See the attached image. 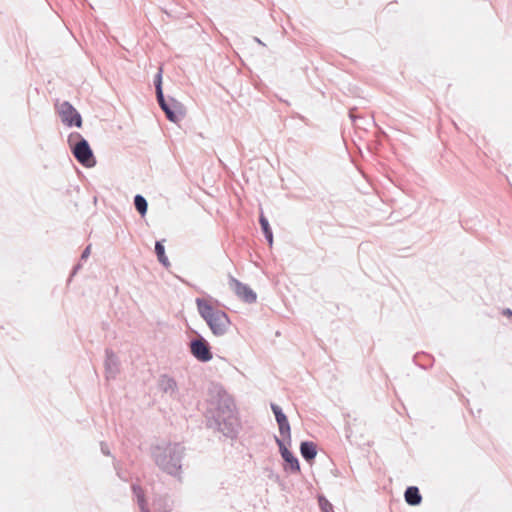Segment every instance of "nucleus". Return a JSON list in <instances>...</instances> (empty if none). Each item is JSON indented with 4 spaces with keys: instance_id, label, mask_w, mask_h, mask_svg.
<instances>
[{
    "instance_id": "27",
    "label": "nucleus",
    "mask_w": 512,
    "mask_h": 512,
    "mask_svg": "<svg viewBox=\"0 0 512 512\" xmlns=\"http://www.w3.org/2000/svg\"><path fill=\"white\" fill-rule=\"evenodd\" d=\"M100 446H101V452L106 455V456H110L111 455V452H110V449L107 445V443L105 442H101L100 443Z\"/></svg>"
},
{
    "instance_id": "17",
    "label": "nucleus",
    "mask_w": 512,
    "mask_h": 512,
    "mask_svg": "<svg viewBox=\"0 0 512 512\" xmlns=\"http://www.w3.org/2000/svg\"><path fill=\"white\" fill-rule=\"evenodd\" d=\"M259 223H260L261 230H262V232L264 234V237H265L266 241L271 246L272 243H273V232H272V229L270 227L268 219L263 214H261L260 217H259Z\"/></svg>"
},
{
    "instance_id": "29",
    "label": "nucleus",
    "mask_w": 512,
    "mask_h": 512,
    "mask_svg": "<svg viewBox=\"0 0 512 512\" xmlns=\"http://www.w3.org/2000/svg\"><path fill=\"white\" fill-rule=\"evenodd\" d=\"M80 269H81V264H80V263L76 264V265L73 267V269H72V272H71V274H70V277L75 276V275H76V273H77Z\"/></svg>"
},
{
    "instance_id": "23",
    "label": "nucleus",
    "mask_w": 512,
    "mask_h": 512,
    "mask_svg": "<svg viewBox=\"0 0 512 512\" xmlns=\"http://www.w3.org/2000/svg\"><path fill=\"white\" fill-rule=\"evenodd\" d=\"M162 77H163V69H162V67H159L158 72L154 76L155 91L163 90Z\"/></svg>"
},
{
    "instance_id": "28",
    "label": "nucleus",
    "mask_w": 512,
    "mask_h": 512,
    "mask_svg": "<svg viewBox=\"0 0 512 512\" xmlns=\"http://www.w3.org/2000/svg\"><path fill=\"white\" fill-rule=\"evenodd\" d=\"M354 110H355V108H351L349 110V114L348 115H349V118L351 119V121L355 124L358 119H361V117L355 115L354 114Z\"/></svg>"
},
{
    "instance_id": "21",
    "label": "nucleus",
    "mask_w": 512,
    "mask_h": 512,
    "mask_svg": "<svg viewBox=\"0 0 512 512\" xmlns=\"http://www.w3.org/2000/svg\"><path fill=\"white\" fill-rule=\"evenodd\" d=\"M160 108H161V109H162V111L165 113V116H166V118H167L169 121H171V122H173V123H177V116H176V114H174V112L170 109V106H169L168 101H167L164 105L160 106Z\"/></svg>"
},
{
    "instance_id": "5",
    "label": "nucleus",
    "mask_w": 512,
    "mask_h": 512,
    "mask_svg": "<svg viewBox=\"0 0 512 512\" xmlns=\"http://www.w3.org/2000/svg\"><path fill=\"white\" fill-rule=\"evenodd\" d=\"M196 337L189 342V350L192 356L203 363L209 362L213 358V353L209 342L197 331Z\"/></svg>"
},
{
    "instance_id": "18",
    "label": "nucleus",
    "mask_w": 512,
    "mask_h": 512,
    "mask_svg": "<svg viewBox=\"0 0 512 512\" xmlns=\"http://www.w3.org/2000/svg\"><path fill=\"white\" fill-rule=\"evenodd\" d=\"M414 362L416 365L420 366L423 369H428L433 364V357L426 353H417L414 358Z\"/></svg>"
},
{
    "instance_id": "8",
    "label": "nucleus",
    "mask_w": 512,
    "mask_h": 512,
    "mask_svg": "<svg viewBox=\"0 0 512 512\" xmlns=\"http://www.w3.org/2000/svg\"><path fill=\"white\" fill-rule=\"evenodd\" d=\"M229 286L243 302L252 304L257 301V294L247 284L242 283L233 276L229 278Z\"/></svg>"
},
{
    "instance_id": "14",
    "label": "nucleus",
    "mask_w": 512,
    "mask_h": 512,
    "mask_svg": "<svg viewBox=\"0 0 512 512\" xmlns=\"http://www.w3.org/2000/svg\"><path fill=\"white\" fill-rule=\"evenodd\" d=\"M170 109L176 114L177 122L182 120L186 115L185 106L173 97H168Z\"/></svg>"
},
{
    "instance_id": "6",
    "label": "nucleus",
    "mask_w": 512,
    "mask_h": 512,
    "mask_svg": "<svg viewBox=\"0 0 512 512\" xmlns=\"http://www.w3.org/2000/svg\"><path fill=\"white\" fill-rule=\"evenodd\" d=\"M58 113L65 126L77 128L82 127V116L69 101H63L59 104Z\"/></svg>"
},
{
    "instance_id": "9",
    "label": "nucleus",
    "mask_w": 512,
    "mask_h": 512,
    "mask_svg": "<svg viewBox=\"0 0 512 512\" xmlns=\"http://www.w3.org/2000/svg\"><path fill=\"white\" fill-rule=\"evenodd\" d=\"M105 373L107 379H115L117 374L119 373V359L113 350L107 348L105 350Z\"/></svg>"
},
{
    "instance_id": "1",
    "label": "nucleus",
    "mask_w": 512,
    "mask_h": 512,
    "mask_svg": "<svg viewBox=\"0 0 512 512\" xmlns=\"http://www.w3.org/2000/svg\"><path fill=\"white\" fill-rule=\"evenodd\" d=\"M210 393L211 416L208 418V426L217 429L227 438L235 439L241 425L234 399L222 386H214Z\"/></svg>"
},
{
    "instance_id": "26",
    "label": "nucleus",
    "mask_w": 512,
    "mask_h": 512,
    "mask_svg": "<svg viewBox=\"0 0 512 512\" xmlns=\"http://www.w3.org/2000/svg\"><path fill=\"white\" fill-rule=\"evenodd\" d=\"M91 253V245H88L83 251H82V254H81V257L80 259L81 260H86L89 255Z\"/></svg>"
},
{
    "instance_id": "15",
    "label": "nucleus",
    "mask_w": 512,
    "mask_h": 512,
    "mask_svg": "<svg viewBox=\"0 0 512 512\" xmlns=\"http://www.w3.org/2000/svg\"><path fill=\"white\" fill-rule=\"evenodd\" d=\"M279 433L281 435L280 440H284V443L291 445V427L288 419L278 422Z\"/></svg>"
},
{
    "instance_id": "10",
    "label": "nucleus",
    "mask_w": 512,
    "mask_h": 512,
    "mask_svg": "<svg viewBox=\"0 0 512 512\" xmlns=\"http://www.w3.org/2000/svg\"><path fill=\"white\" fill-rule=\"evenodd\" d=\"M300 454L305 461L311 463L317 456V445L312 441H302L300 444Z\"/></svg>"
},
{
    "instance_id": "13",
    "label": "nucleus",
    "mask_w": 512,
    "mask_h": 512,
    "mask_svg": "<svg viewBox=\"0 0 512 512\" xmlns=\"http://www.w3.org/2000/svg\"><path fill=\"white\" fill-rule=\"evenodd\" d=\"M164 240H159L155 242V254L157 256L158 261L168 269L170 267V261L165 253V247L163 244Z\"/></svg>"
},
{
    "instance_id": "11",
    "label": "nucleus",
    "mask_w": 512,
    "mask_h": 512,
    "mask_svg": "<svg viewBox=\"0 0 512 512\" xmlns=\"http://www.w3.org/2000/svg\"><path fill=\"white\" fill-rule=\"evenodd\" d=\"M404 499L410 506H418L422 502V495L417 486H408L404 492Z\"/></svg>"
},
{
    "instance_id": "16",
    "label": "nucleus",
    "mask_w": 512,
    "mask_h": 512,
    "mask_svg": "<svg viewBox=\"0 0 512 512\" xmlns=\"http://www.w3.org/2000/svg\"><path fill=\"white\" fill-rule=\"evenodd\" d=\"M131 488H132V492H133L134 496L137 499V503L139 505L140 511L143 512L144 510H149V508L147 507L145 494H144V491L141 488V486L138 484H132Z\"/></svg>"
},
{
    "instance_id": "3",
    "label": "nucleus",
    "mask_w": 512,
    "mask_h": 512,
    "mask_svg": "<svg viewBox=\"0 0 512 512\" xmlns=\"http://www.w3.org/2000/svg\"><path fill=\"white\" fill-rule=\"evenodd\" d=\"M199 315L206 322L213 335L220 337L225 335L231 325L227 313L212 306L210 302L203 298L195 300Z\"/></svg>"
},
{
    "instance_id": "2",
    "label": "nucleus",
    "mask_w": 512,
    "mask_h": 512,
    "mask_svg": "<svg viewBox=\"0 0 512 512\" xmlns=\"http://www.w3.org/2000/svg\"><path fill=\"white\" fill-rule=\"evenodd\" d=\"M155 464L165 473L178 476L181 473L185 447L180 443H168L152 448Z\"/></svg>"
},
{
    "instance_id": "25",
    "label": "nucleus",
    "mask_w": 512,
    "mask_h": 512,
    "mask_svg": "<svg viewBox=\"0 0 512 512\" xmlns=\"http://www.w3.org/2000/svg\"><path fill=\"white\" fill-rule=\"evenodd\" d=\"M268 478L277 483L281 482V477L278 474L274 473L273 470H269Z\"/></svg>"
},
{
    "instance_id": "19",
    "label": "nucleus",
    "mask_w": 512,
    "mask_h": 512,
    "mask_svg": "<svg viewBox=\"0 0 512 512\" xmlns=\"http://www.w3.org/2000/svg\"><path fill=\"white\" fill-rule=\"evenodd\" d=\"M134 206L142 217H144L147 214L148 202L146 198L141 194H137L134 196Z\"/></svg>"
},
{
    "instance_id": "24",
    "label": "nucleus",
    "mask_w": 512,
    "mask_h": 512,
    "mask_svg": "<svg viewBox=\"0 0 512 512\" xmlns=\"http://www.w3.org/2000/svg\"><path fill=\"white\" fill-rule=\"evenodd\" d=\"M155 92H156V99H157L159 106L164 105L168 101V99L165 98L163 90H157Z\"/></svg>"
},
{
    "instance_id": "7",
    "label": "nucleus",
    "mask_w": 512,
    "mask_h": 512,
    "mask_svg": "<svg viewBox=\"0 0 512 512\" xmlns=\"http://www.w3.org/2000/svg\"><path fill=\"white\" fill-rule=\"evenodd\" d=\"M275 442L279 448L281 457L284 460L283 469L285 472L290 474H298L301 472L300 462L298 458L287 448V444L284 440H280L279 437L275 436Z\"/></svg>"
},
{
    "instance_id": "4",
    "label": "nucleus",
    "mask_w": 512,
    "mask_h": 512,
    "mask_svg": "<svg viewBox=\"0 0 512 512\" xmlns=\"http://www.w3.org/2000/svg\"><path fill=\"white\" fill-rule=\"evenodd\" d=\"M68 143L74 158L82 166L91 168L96 165V159L90 144L80 133H70Z\"/></svg>"
},
{
    "instance_id": "22",
    "label": "nucleus",
    "mask_w": 512,
    "mask_h": 512,
    "mask_svg": "<svg viewBox=\"0 0 512 512\" xmlns=\"http://www.w3.org/2000/svg\"><path fill=\"white\" fill-rule=\"evenodd\" d=\"M318 503L322 512H331L333 509L332 504L323 495L318 496Z\"/></svg>"
},
{
    "instance_id": "31",
    "label": "nucleus",
    "mask_w": 512,
    "mask_h": 512,
    "mask_svg": "<svg viewBox=\"0 0 512 512\" xmlns=\"http://www.w3.org/2000/svg\"><path fill=\"white\" fill-rule=\"evenodd\" d=\"M254 41L259 45L265 46V44L258 37H254Z\"/></svg>"
},
{
    "instance_id": "30",
    "label": "nucleus",
    "mask_w": 512,
    "mask_h": 512,
    "mask_svg": "<svg viewBox=\"0 0 512 512\" xmlns=\"http://www.w3.org/2000/svg\"><path fill=\"white\" fill-rule=\"evenodd\" d=\"M503 315L512 317V310L510 308H506L503 310Z\"/></svg>"
},
{
    "instance_id": "12",
    "label": "nucleus",
    "mask_w": 512,
    "mask_h": 512,
    "mask_svg": "<svg viewBox=\"0 0 512 512\" xmlns=\"http://www.w3.org/2000/svg\"><path fill=\"white\" fill-rule=\"evenodd\" d=\"M159 388L164 393H169L172 395L177 391L178 386L176 380L173 377L164 374L160 376Z\"/></svg>"
},
{
    "instance_id": "20",
    "label": "nucleus",
    "mask_w": 512,
    "mask_h": 512,
    "mask_svg": "<svg viewBox=\"0 0 512 512\" xmlns=\"http://www.w3.org/2000/svg\"><path fill=\"white\" fill-rule=\"evenodd\" d=\"M270 407L275 416L277 423L288 419L286 414L283 412L282 408L279 405H277L275 403H271Z\"/></svg>"
}]
</instances>
